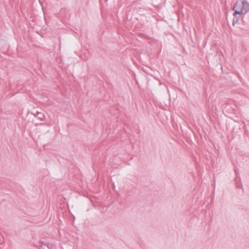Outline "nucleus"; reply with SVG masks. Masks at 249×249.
<instances>
[{"label":"nucleus","mask_w":249,"mask_h":249,"mask_svg":"<svg viewBox=\"0 0 249 249\" xmlns=\"http://www.w3.org/2000/svg\"><path fill=\"white\" fill-rule=\"evenodd\" d=\"M233 10L234 11L233 16L237 14L245 15L249 11V3L245 1H242L241 3L237 1L235 3Z\"/></svg>","instance_id":"1"},{"label":"nucleus","mask_w":249,"mask_h":249,"mask_svg":"<svg viewBox=\"0 0 249 249\" xmlns=\"http://www.w3.org/2000/svg\"><path fill=\"white\" fill-rule=\"evenodd\" d=\"M39 244L40 249H46V247L48 249H56L55 245L51 243L40 241Z\"/></svg>","instance_id":"2"},{"label":"nucleus","mask_w":249,"mask_h":249,"mask_svg":"<svg viewBox=\"0 0 249 249\" xmlns=\"http://www.w3.org/2000/svg\"><path fill=\"white\" fill-rule=\"evenodd\" d=\"M234 16V18L233 19V21H232V24L233 25H234L235 23H237L238 22V18H237L236 17V16Z\"/></svg>","instance_id":"4"},{"label":"nucleus","mask_w":249,"mask_h":249,"mask_svg":"<svg viewBox=\"0 0 249 249\" xmlns=\"http://www.w3.org/2000/svg\"><path fill=\"white\" fill-rule=\"evenodd\" d=\"M36 116L41 121L44 120L45 118V115L43 113L37 111L36 112Z\"/></svg>","instance_id":"3"}]
</instances>
